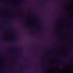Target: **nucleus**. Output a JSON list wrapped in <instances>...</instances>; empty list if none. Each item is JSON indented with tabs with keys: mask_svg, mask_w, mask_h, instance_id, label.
<instances>
[{
	"mask_svg": "<svg viewBox=\"0 0 73 73\" xmlns=\"http://www.w3.org/2000/svg\"><path fill=\"white\" fill-rule=\"evenodd\" d=\"M61 39H60L58 40V42H61Z\"/></svg>",
	"mask_w": 73,
	"mask_h": 73,
	"instance_id": "nucleus-1",
	"label": "nucleus"
},
{
	"mask_svg": "<svg viewBox=\"0 0 73 73\" xmlns=\"http://www.w3.org/2000/svg\"><path fill=\"white\" fill-rule=\"evenodd\" d=\"M19 50L20 51V52H21V51H22V50H21V49H19Z\"/></svg>",
	"mask_w": 73,
	"mask_h": 73,
	"instance_id": "nucleus-2",
	"label": "nucleus"
},
{
	"mask_svg": "<svg viewBox=\"0 0 73 73\" xmlns=\"http://www.w3.org/2000/svg\"><path fill=\"white\" fill-rule=\"evenodd\" d=\"M26 26L27 27H29V25H26Z\"/></svg>",
	"mask_w": 73,
	"mask_h": 73,
	"instance_id": "nucleus-3",
	"label": "nucleus"
},
{
	"mask_svg": "<svg viewBox=\"0 0 73 73\" xmlns=\"http://www.w3.org/2000/svg\"><path fill=\"white\" fill-rule=\"evenodd\" d=\"M22 2H24V0H23L22 1Z\"/></svg>",
	"mask_w": 73,
	"mask_h": 73,
	"instance_id": "nucleus-4",
	"label": "nucleus"
},
{
	"mask_svg": "<svg viewBox=\"0 0 73 73\" xmlns=\"http://www.w3.org/2000/svg\"><path fill=\"white\" fill-rule=\"evenodd\" d=\"M38 72L37 71H36V72Z\"/></svg>",
	"mask_w": 73,
	"mask_h": 73,
	"instance_id": "nucleus-5",
	"label": "nucleus"
},
{
	"mask_svg": "<svg viewBox=\"0 0 73 73\" xmlns=\"http://www.w3.org/2000/svg\"><path fill=\"white\" fill-rule=\"evenodd\" d=\"M5 40H6V39H5Z\"/></svg>",
	"mask_w": 73,
	"mask_h": 73,
	"instance_id": "nucleus-6",
	"label": "nucleus"
},
{
	"mask_svg": "<svg viewBox=\"0 0 73 73\" xmlns=\"http://www.w3.org/2000/svg\"><path fill=\"white\" fill-rule=\"evenodd\" d=\"M59 20L60 21V19H59Z\"/></svg>",
	"mask_w": 73,
	"mask_h": 73,
	"instance_id": "nucleus-7",
	"label": "nucleus"
},
{
	"mask_svg": "<svg viewBox=\"0 0 73 73\" xmlns=\"http://www.w3.org/2000/svg\"><path fill=\"white\" fill-rule=\"evenodd\" d=\"M64 73H65V71H64Z\"/></svg>",
	"mask_w": 73,
	"mask_h": 73,
	"instance_id": "nucleus-8",
	"label": "nucleus"
},
{
	"mask_svg": "<svg viewBox=\"0 0 73 73\" xmlns=\"http://www.w3.org/2000/svg\"><path fill=\"white\" fill-rule=\"evenodd\" d=\"M58 32H59L58 31Z\"/></svg>",
	"mask_w": 73,
	"mask_h": 73,
	"instance_id": "nucleus-9",
	"label": "nucleus"
}]
</instances>
